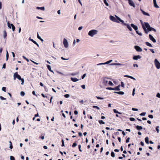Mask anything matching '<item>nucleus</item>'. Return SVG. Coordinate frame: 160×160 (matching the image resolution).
I'll return each mask as SVG.
<instances>
[{"instance_id":"f257e3e1","label":"nucleus","mask_w":160,"mask_h":160,"mask_svg":"<svg viewBox=\"0 0 160 160\" xmlns=\"http://www.w3.org/2000/svg\"><path fill=\"white\" fill-rule=\"evenodd\" d=\"M144 24L146 27L147 28L148 31H153L154 32H156L155 29L153 28L150 27L148 22H145Z\"/></svg>"},{"instance_id":"f03ea898","label":"nucleus","mask_w":160,"mask_h":160,"mask_svg":"<svg viewBox=\"0 0 160 160\" xmlns=\"http://www.w3.org/2000/svg\"><path fill=\"white\" fill-rule=\"evenodd\" d=\"M98 31L96 30H92L90 31L88 33V35L91 37H93L98 33Z\"/></svg>"},{"instance_id":"7ed1b4c3","label":"nucleus","mask_w":160,"mask_h":160,"mask_svg":"<svg viewBox=\"0 0 160 160\" xmlns=\"http://www.w3.org/2000/svg\"><path fill=\"white\" fill-rule=\"evenodd\" d=\"M154 62L156 68L158 69H159L160 68V63L157 59H155Z\"/></svg>"},{"instance_id":"20e7f679","label":"nucleus","mask_w":160,"mask_h":160,"mask_svg":"<svg viewBox=\"0 0 160 160\" xmlns=\"http://www.w3.org/2000/svg\"><path fill=\"white\" fill-rule=\"evenodd\" d=\"M8 28L10 29L12 28L13 32L14 31L15 29V27L12 24H11L9 22H8Z\"/></svg>"},{"instance_id":"39448f33","label":"nucleus","mask_w":160,"mask_h":160,"mask_svg":"<svg viewBox=\"0 0 160 160\" xmlns=\"http://www.w3.org/2000/svg\"><path fill=\"white\" fill-rule=\"evenodd\" d=\"M14 79L15 80L16 78H18L19 80L21 79V76L18 74V72H16L14 73Z\"/></svg>"},{"instance_id":"423d86ee","label":"nucleus","mask_w":160,"mask_h":160,"mask_svg":"<svg viewBox=\"0 0 160 160\" xmlns=\"http://www.w3.org/2000/svg\"><path fill=\"white\" fill-rule=\"evenodd\" d=\"M108 79H109L108 78H104L103 79L102 83L104 85H106L108 83Z\"/></svg>"},{"instance_id":"0eeeda50","label":"nucleus","mask_w":160,"mask_h":160,"mask_svg":"<svg viewBox=\"0 0 160 160\" xmlns=\"http://www.w3.org/2000/svg\"><path fill=\"white\" fill-rule=\"evenodd\" d=\"M63 44L65 48H67L68 47V43L66 39L64 38L63 42Z\"/></svg>"},{"instance_id":"6e6552de","label":"nucleus","mask_w":160,"mask_h":160,"mask_svg":"<svg viewBox=\"0 0 160 160\" xmlns=\"http://www.w3.org/2000/svg\"><path fill=\"white\" fill-rule=\"evenodd\" d=\"M134 48L138 52H141L142 51V49L139 46H134Z\"/></svg>"},{"instance_id":"1a4fd4ad","label":"nucleus","mask_w":160,"mask_h":160,"mask_svg":"<svg viewBox=\"0 0 160 160\" xmlns=\"http://www.w3.org/2000/svg\"><path fill=\"white\" fill-rule=\"evenodd\" d=\"M129 4L133 7H135V5L133 2L132 0H128Z\"/></svg>"},{"instance_id":"9d476101","label":"nucleus","mask_w":160,"mask_h":160,"mask_svg":"<svg viewBox=\"0 0 160 160\" xmlns=\"http://www.w3.org/2000/svg\"><path fill=\"white\" fill-rule=\"evenodd\" d=\"M110 19L111 20H112V21L116 22H118L117 21V20L115 18L112 16H110Z\"/></svg>"},{"instance_id":"9b49d317","label":"nucleus","mask_w":160,"mask_h":160,"mask_svg":"<svg viewBox=\"0 0 160 160\" xmlns=\"http://www.w3.org/2000/svg\"><path fill=\"white\" fill-rule=\"evenodd\" d=\"M149 39L152 40L153 42H156V40L154 38L153 36L151 34H149Z\"/></svg>"},{"instance_id":"f8f14e48","label":"nucleus","mask_w":160,"mask_h":160,"mask_svg":"<svg viewBox=\"0 0 160 160\" xmlns=\"http://www.w3.org/2000/svg\"><path fill=\"white\" fill-rule=\"evenodd\" d=\"M141 58V57L140 55H136L134 56L133 57V59L134 60H137L138 59H140Z\"/></svg>"},{"instance_id":"ddd939ff","label":"nucleus","mask_w":160,"mask_h":160,"mask_svg":"<svg viewBox=\"0 0 160 160\" xmlns=\"http://www.w3.org/2000/svg\"><path fill=\"white\" fill-rule=\"evenodd\" d=\"M141 23L142 25V27L143 30H144L145 33H148V32L146 28L144 26L143 23L142 22V20H140Z\"/></svg>"},{"instance_id":"4468645a","label":"nucleus","mask_w":160,"mask_h":160,"mask_svg":"<svg viewBox=\"0 0 160 160\" xmlns=\"http://www.w3.org/2000/svg\"><path fill=\"white\" fill-rule=\"evenodd\" d=\"M131 26L135 30H137L138 28L137 26L134 25L132 23L131 24Z\"/></svg>"},{"instance_id":"2eb2a0df","label":"nucleus","mask_w":160,"mask_h":160,"mask_svg":"<svg viewBox=\"0 0 160 160\" xmlns=\"http://www.w3.org/2000/svg\"><path fill=\"white\" fill-rule=\"evenodd\" d=\"M153 0V4L154 6L156 8H158L159 7L157 4V2L156 0Z\"/></svg>"},{"instance_id":"dca6fc26","label":"nucleus","mask_w":160,"mask_h":160,"mask_svg":"<svg viewBox=\"0 0 160 160\" xmlns=\"http://www.w3.org/2000/svg\"><path fill=\"white\" fill-rule=\"evenodd\" d=\"M71 79L72 81L73 82H77V81H78V79L75 78H71Z\"/></svg>"},{"instance_id":"f3484780","label":"nucleus","mask_w":160,"mask_h":160,"mask_svg":"<svg viewBox=\"0 0 160 160\" xmlns=\"http://www.w3.org/2000/svg\"><path fill=\"white\" fill-rule=\"evenodd\" d=\"M120 85H119L118 86L115 87L114 88V90H118L119 91L120 90Z\"/></svg>"},{"instance_id":"a211bd4d","label":"nucleus","mask_w":160,"mask_h":160,"mask_svg":"<svg viewBox=\"0 0 160 160\" xmlns=\"http://www.w3.org/2000/svg\"><path fill=\"white\" fill-rule=\"evenodd\" d=\"M29 40L32 41L34 43L37 45L38 47L39 46L38 44L37 43V42L35 41H34L33 39H31L30 38H29Z\"/></svg>"},{"instance_id":"6ab92c4d","label":"nucleus","mask_w":160,"mask_h":160,"mask_svg":"<svg viewBox=\"0 0 160 160\" xmlns=\"http://www.w3.org/2000/svg\"><path fill=\"white\" fill-rule=\"evenodd\" d=\"M141 10L142 11V13L144 15L148 16H150V15L148 13L145 12V11H143L141 9Z\"/></svg>"},{"instance_id":"aec40b11","label":"nucleus","mask_w":160,"mask_h":160,"mask_svg":"<svg viewBox=\"0 0 160 160\" xmlns=\"http://www.w3.org/2000/svg\"><path fill=\"white\" fill-rule=\"evenodd\" d=\"M126 25L127 26V28L130 31H132V28L128 24H126Z\"/></svg>"},{"instance_id":"412c9836","label":"nucleus","mask_w":160,"mask_h":160,"mask_svg":"<svg viewBox=\"0 0 160 160\" xmlns=\"http://www.w3.org/2000/svg\"><path fill=\"white\" fill-rule=\"evenodd\" d=\"M114 93H117V94H120V95H123L124 94V92L122 91H120V92H114Z\"/></svg>"},{"instance_id":"4be33fe9","label":"nucleus","mask_w":160,"mask_h":160,"mask_svg":"<svg viewBox=\"0 0 160 160\" xmlns=\"http://www.w3.org/2000/svg\"><path fill=\"white\" fill-rule=\"evenodd\" d=\"M136 128L138 130L142 129V126H139L138 125L136 126Z\"/></svg>"},{"instance_id":"5701e85b","label":"nucleus","mask_w":160,"mask_h":160,"mask_svg":"<svg viewBox=\"0 0 160 160\" xmlns=\"http://www.w3.org/2000/svg\"><path fill=\"white\" fill-rule=\"evenodd\" d=\"M111 65H122L124 66V64L119 63H112L110 64Z\"/></svg>"},{"instance_id":"b1692460","label":"nucleus","mask_w":160,"mask_h":160,"mask_svg":"<svg viewBox=\"0 0 160 160\" xmlns=\"http://www.w3.org/2000/svg\"><path fill=\"white\" fill-rule=\"evenodd\" d=\"M145 141L146 143L147 144H149V139L148 137H146L145 138Z\"/></svg>"},{"instance_id":"393cba45","label":"nucleus","mask_w":160,"mask_h":160,"mask_svg":"<svg viewBox=\"0 0 160 160\" xmlns=\"http://www.w3.org/2000/svg\"><path fill=\"white\" fill-rule=\"evenodd\" d=\"M116 17L117 20H118L120 22L122 23H123L124 22V21L121 20L119 17L116 16Z\"/></svg>"},{"instance_id":"a878e982","label":"nucleus","mask_w":160,"mask_h":160,"mask_svg":"<svg viewBox=\"0 0 160 160\" xmlns=\"http://www.w3.org/2000/svg\"><path fill=\"white\" fill-rule=\"evenodd\" d=\"M47 67L48 69L51 72H53V71L51 70V66L48 65H47Z\"/></svg>"},{"instance_id":"bb28decb","label":"nucleus","mask_w":160,"mask_h":160,"mask_svg":"<svg viewBox=\"0 0 160 160\" xmlns=\"http://www.w3.org/2000/svg\"><path fill=\"white\" fill-rule=\"evenodd\" d=\"M7 36V33L5 30L4 31L3 37L4 38H5Z\"/></svg>"},{"instance_id":"cd10ccee","label":"nucleus","mask_w":160,"mask_h":160,"mask_svg":"<svg viewBox=\"0 0 160 160\" xmlns=\"http://www.w3.org/2000/svg\"><path fill=\"white\" fill-rule=\"evenodd\" d=\"M113 111L115 113H118V114H122L121 113L118 112V111H117L115 109H114Z\"/></svg>"},{"instance_id":"c85d7f7f","label":"nucleus","mask_w":160,"mask_h":160,"mask_svg":"<svg viewBox=\"0 0 160 160\" xmlns=\"http://www.w3.org/2000/svg\"><path fill=\"white\" fill-rule=\"evenodd\" d=\"M145 44L148 46H149V47H152V45H151V43H149V42H145Z\"/></svg>"},{"instance_id":"c756f323","label":"nucleus","mask_w":160,"mask_h":160,"mask_svg":"<svg viewBox=\"0 0 160 160\" xmlns=\"http://www.w3.org/2000/svg\"><path fill=\"white\" fill-rule=\"evenodd\" d=\"M98 122L100 124H105V122H104L102 120H99L98 121Z\"/></svg>"},{"instance_id":"7c9ffc66","label":"nucleus","mask_w":160,"mask_h":160,"mask_svg":"<svg viewBox=\"0 0 160 160\" xmlns=\"http://www.w3.org/2000/svg\"><path fill=\"white\" fill-rule=\"evenodd\" d=\"M77 145V144L75 142L74 143H73V144L72 145V148H74Z\"/></svg>"},{"instance_id":"2f4dec72","label":"nucleus","mask_w":160,"mask_h":160,"mask_svg":"<svg viewBox=\"0 0 160 160\" xmlns=\"http://www.w3.org/2000/svg\"><path fill=\"white\" fill-rule=\"evenodd\" d=\"M111 157H112L113 158H114L115 157V153L114 152H113L112 151V152H111Z\"/></svg>"},{"instance_id":"473e14b6","label":"nucleus","mask_w":160,"mask_h":160,"mask_svg":"<svg viewBox=\"0 0 160 160\" xmlns=\"http://www.w3.org/2000/svg\"><path fill=\"white\" fill-rule=\"evenodd\" d=\"M103 2L107 6H108L109 5L108 3L107 2L106 0H103Z\"/></svg>"},{"instance_id":"72a5a7b5","label":"nucleus","mask_w":160,"mask_h":160,"mask_svg":"<svg viewBox=\"0 0 160 160\" xmlns=\"http://www.w3.org/2000/svg\"><path fill=\"white\" fill-rule=\"evenodd\" d=\"M159 127L158 126H157L156 128V130L157 131V132L158 133L159 132Z\"/></svg>"},{"instance_id":"f704fd0d","label":"nucleus","mask_w":160,"mask_h":160,"mask_svg":"<svg viewBox=\"0 0 160 160\" xmlns=\"http://www.w3.org/2000/svg\"><path fill=\"white\" fill-rule=\"evenodd\" d=\"M25 92L23 91H22L20 92V95L22 96H24L25 95Z\"/></svg>"},{"instance_id":"c9c22d12","label":"nucleus","mask_w":160,"mask_h":160,"mask_svg":"<svg viewBox=\"0 0 160 160\" xmlns=\"http://www.w3.org/2000/svg\"><path fill=\"white\" fill-rule=\"evenodd\" d=\"M9 58V54L8 52L7 51L6 53V60L7 61L8 60Z\"/></svg>"},{"instance_id":"e433bc0d","label":"nucleus","mask_w":160,"mask_h":160,"mask_svg":"<svg viewBox=\"0 0 160 160\" xmlns=\"http://www.w3.org/2000/svg\"><path fill=\"white\" fill-rule=\"evenodd\" d=\"M112 61V60H110L108 61L107 62H105V64H109Z\"/></svg>"},{"instance_id":"4c0bfd02","label":"nucleus","mask_w":160,"mask_h":160,"mask_svg":"<svg viewBox=\"0 0 160 160\" xmlns=\"http://www.w3.org/2000/svg\"><path fill=\"white\" fill-rule=\"evenodd\" d=\"M107 89L109 90H114V88H112L111 87H108L106 88Z\"/></svg>"},{"instance_id":"58836bf2","label":"nucleus","mask_w":160,"mask_h":160,"mask_svg":"<svg viewBox=\"0 0 160 160\" xmlns=\"http://www.w3.org/2000/svg\"><path fill=\"white\" fill-rule=\"evenodd\" d=\"M92 107L93 108H96L98 110H99L100 109V108L99 107H98L96 106H93Z\"/></svg>"},{"instance_id":"ea45409f","label":"nucleus","mask_w":160,"mask_h":160,"mask_svg":"<svg viewBox=\"0 0 160 160\" xmlns=\"http://www.w3.org/2000/svg\"><path fill=\"white\" fill-rule=\"evenodd\" d=\"M10 160H15V159L14 157L13 156H11L10 157Z\"/></svg>"},{"instance_id":"a19ab883","label":"nucleus","mask_w":160,"mask_h":160,"mask_svg":"<svg viewBox=\"0 0 160 160\" xmlns=\"http://www.w3.org/2000/svg\"><path fill=\"white\" fill-rule=\"evenodd\" d=\"M108 84H109V85H111V86H112L113 85V83L111 81H109L108 82Z\"/></svg>"},{"instance_id":"79ce46f5","label":"nucleus","mask_w":160,"mask_h":160,"mask_svg":"<svg viewBox=\"0 0 160 160\" xmlns=\"http://www.w3.org/2000/svg\"><path fill=\"white\" fill-rule=\"evenodd\" d=\"M146 114L145 112H143L140 114V115L142 116H144Z\"/></svg>"},{"instance_id":"37998d69","label":"nucleus","mask_w":160,"mask_h":160,"mask_svg":"<svg viewBox=\"0 0 160 160\" xmlns=\"http://www.w3.org/2000/svg\"><path fill=\"white\" fill-rule=\"evenodd\" d=\"M136 33L137 34H138L139 35H140V36H142V33H139L138 32V31H137V30H136Z\"/></svg>"},{"instance_id":"c03bdc74","label":"nucleus","mask_w":160,"mask_h":160,"mask_svg":"<svg viewBox=\"0 0 160 160\" xmlns=\"http://www.w3.org/2000/svg\"><path fill=\"white\" fill-rule=\"evenodd\" d=\"M70 96V95L68 94H66L64 95V97L66 98H68Z\"/></svg>"},{"instance_id":"a18cd8bd","label":"nucleus","mask_w":160,"mask_h":160,"mask_svg":"<svg viewBox=\"0 0 160 160\" xmlns=\"http://www.w3.org/2000/svg\"><path fill=\"white\" fill-rule=\"evenodd\" d=\"M129 119L131 121H133L135 120V118H130Z\"/></svg>"},{"instance_id":"49530a36","label":"nucleus","mask_w":160,"mask_h":160,"mask_svg":"<svg viewBox=\"0 0 160 160\" xmlns=\"http://www.w3.org/2000/svg\"><path fill=\"white\" fill-rule=\"evenodd\" d=\"M78 149H79V151L81 152H82V150L81 149V145H78Z\"/></svg>"},{"instance_id":"de8ad7c7","label":"nucleus","mask_w":160,"mask_h":160,"mask_svg":"<svg viewBox=\"0 0 160 160\" xmlns=\"http://www.w3.org/2000/svg\"><path fill=\"white\" fill-rule=\"evenodd\" d=\"M62 147L64 146V140L63 139H62Z\"/></svg>"},{"instance_id":"09e8293b","label":"nucleus","mask_w":160,"mask_h":160,"mask_svg":"<svg viewBox=\"0 0 160 160\" xmlns=\"http://www.w3.org/2000/svg\"><path fill=\"white\" fill-rule=\"evenodd\" d=\"M96 98L98 99H101V100H102V99H103L104 98H101V97H98V96H96Z\"/></svg>"},{"instance_id":"8fccbe9b","label":"nucleus","mask_w":160,"mask_h":160,"mask_svg":"<svg viewBox=\"0 0 160 160\" xmlns=\"http://www.w3.org/2000/svg\"><path fill=\"white\" fill-rule=\"evenodd\" d=\"M0 98L2 100H5L6 99V98L3 97L2 96H0Z\"/></svg>"},{"instance_id":"3c124183","label":"nucleus","mask_w":160,"mask_h":160,"mask_svg":"<svg viewBox=\"0 0 160 160\" xmlns=\"http://www.w3.org/2000/svg\"><path fill=\"white\" fill-rule=\"evenodd\" d=\"M20 80H21L22 81L21 84L23 85L24 82V80L23 78H22L21 79H20Z\"/></svg>"},{"instance_id":"603ef678","label":"nucleus","mask_w":160,"mask_h":160,"mask_svg":"<svg viewBox=\"0 0 160 160\" xmlns=\"http://www.w3.org/2000/svg\"><path fill=\"white\" fill-rule=\"evenodd\" d=\"M6 88L5 87H3L2 88V90L5 92H6Z\"/></svg>"},{"instance_id":"864d4df0","label":"nucleus","mask_w":160,"mask_h":160,"mask_svg":"<svg viewBox=\"0 0 160 160\" xmlns=\"http://www.w3.org/2000/svg\"><path fill=\"white\" fill-rule=\"evenodd\" d=\"M121 86L123 88H124V83L122 82H121Z\"/></svg>"},{"instance_id":"5fc2aeb1","label":"nucleus","mask_w":160,"mask_h":160,"mask_svg":"<svg viewBox=\"0 0 160 160\" xmlns=\"http://www.w3.org/2000/svg\"><path fill=\"white\" fill-rule=\"evenodd\" d=\"M130 140V138H128L126 140V143H128L129 142Z\"/></svg>"},{"instance_id":"6e6d98bb","label":"nucleus","mask_w":160,"mask_h":160,"mask_svg":"<svg viewBox=\"0 0 160 160\" xmlns=\"http://www.w3.org/2000/svg\"><path fill=\"white\" fill-rule=\"evenodd\" d=\"M78 73H72L71 74V75L72 76H75L77 75Z\"/></svg>"},{"instance_id":"4d7b16f0","label":"nucleus","mask_w":160,"mask_h":160,"mask_svg":"<svg viewBox=\"0 0 160 160\" xmlns=\"http://www.w3.org/2000/svg\"><path fill=\"white\" fill-rule=\"evenodd\" d=\"M148 117L151 118H153V116L152 115H149Z\"/></svg>"},{"instance_id":"13d9d810","label":"nucleus","mask_w":160,"mask_h":160,"mask_svg":"<svg viewBox=\"0 0 160 160\" xmlns=\"http://www.w3.org/2000/svg\"><path fill=\"white\" fill-rule=\"evenodd\" d=\"M135 88H134L133 90L132 95V96H134L135 94Z\"/></svg>"},{"instance_id":"bf43d9fd","label":"nucleus","mask_w":160,"mask_h":160,"mask_svg":"<svg viewBox=\"0 0 160 160\" xmlns=\"http://www.w3.org/2000/svg\"><path fill=\"white\" fill-rule=\"evenodd\" d=\"M156 97L158 98H160V94L159 93H158L156 95Z\"/></svg>"},{"instance_id":"052dcab7","label":"nucleus","mask_w":160,"mask_h":160,"mask_svg":"<svg viewBox=\"0 0 160 160\" xmlns=\"http://www.w3.org/2000/svg\"><path fill=\"white\" fill-rule=\"evenodd\" d=\"M132 110H133V111H138V109H137V108H132Z\"/></svg>"},{"instance_id":"680f3d73","label":"nucleus","mask_w":160,"mask_h":160,"mask_svg":"<svg viewBox=\"0 0 160 160\" xmlns=\"http://www.w3.org/2000/svg\"><path fill=\"white\" fill-rule=\"evenodd\" d=\"M74 114L75 115H76L78 114V111H77V110L74 111Z\"/></svg>"},{"instance_id":"e2e57ef3","label":"nucleus","mask_w":160,"mask_h":160,"mask_svg":"<svg viewBox=\"0 0 160 160\" xmlns=\"http://www.w3.org/2000/svg\"><path fill=\"white\" fill-rule=\"evenodd\" d=\"M78 135L80 137H82V133L81 132H78Z\"/></svg>"},{"instance_id":"0e129e2a","label":"nucleus","mask_w":160,"mask_h":160,"mask_svg":"<svg viewBox=\"0 0 160 160\" xmlns=\"http://www.w3.org/2000/svg\"><path fill=\"white\" fill-rule=\"evenodd\" d=\"M81 87L83 89L85 88V86L84 85H81Z\"/></svg>"},{"instance_id":"69168bd1","label":"nucleus","mask_w":160,"mask_h":160,"mask_svg":"<svg viewBox=\"0 0 160 160\" xmlns=\"http://www.w3.org/2000/svg\"><path fill=\"white\" fill-rule=\"evenodd\" d=\"M86 76V74H84L82 76V78L83 79Z\"/></svg>"},{"instance_id":"338daca9","label":"nucleus","mask_w":160,"mask_h":160,"mask_svg":"<svg viewBox=\"0 0 160 160\" xmlns=\"http://www.w3.org/2000/svg\"><path fill=\"white\" fill-rule=\"evenodd\" d=\"M6 68V64L4 63L3 65V67L2 68Z\"/></svg>"},{"instance_id":"774afa93","label":"nucleus","mask_w":160,"mask_h":160,"mask_svg":"<svg viewBox=\"0 0 160 160\" xmlns=\"http://www.w3.org/2000/svg\"><path fill=\"white\" fill-rule=\"evenodd\" d=\"M133 66L134 67H138V65L136 64H133Z\"/></svg>"}]
</instances>
